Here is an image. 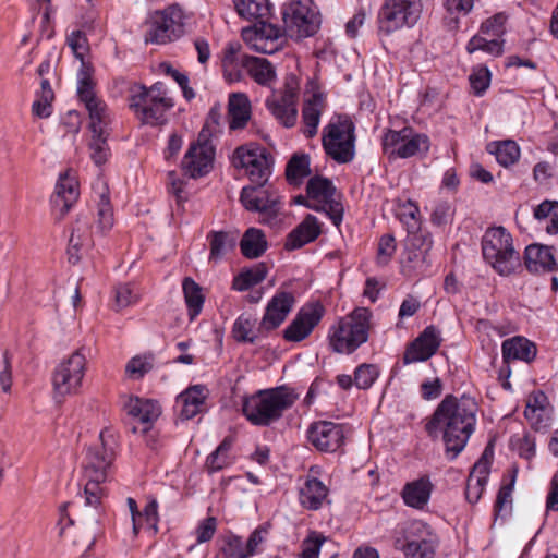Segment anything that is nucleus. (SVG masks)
I'll return each instance as SVG.
<instances>
[{"label":"nucleus","instance_id":"58","mask_svg":"<svg viewBox=\"0 0 558 558\" xmlns=\"http://www.w3.org/2000/svg\"><path fill=\"white\" fill-rule=\"evenodd\" d=\"M418 214V207L411 201H408L400 207L399 217L405 225L408 232L420 231L421 221Z\"/></svg>","mask_w":558,"mask_h":558},{"label":"nucleus","instance_id":"10","mask_svg":"<svg viewBox=\"0 0 558 558\" xmlns=\"http://www.w3.org/2000/svg\"><path fill=\"white\" fill-rule=\"evenodd\" d=\"M421 13V0H384L378 13V29L390 35L403 27H412Z\"/></svg>","mask_w":558,"mask_h":558},{"label":"nucleus","instance_id":"54","mask_svg":"<svg viewBox=\"0 0 558 558\" xmlns=\"http://www.w3.org/2000/svg\"><path fill=\"white\" fill-rule=\"evenodd\" d=\"M271 529V524L265 522L258 525L250 535L246 541V546L250 551L251 557L262 553L267 543L269 532Z\"/></svg>","mask_w":558,"mask_h":558},{"label":"nucleus","instance_id":"5","mask_svg":"<svg viewBox=\"0 0 558 558\" xmlns=\"http://www.w3.org/2000/svg\"><path fill=\"white\" fill-rule=\"evenodd\" d=\"M482 252L484 259L500 276H510L521 264L512 236L504 227L486 230L482 239Z\"/></svg>","mask_w":558,"mask_h":558},{"label":"nucleus","instance_id":"26","mask_svg":"<svg viewBox=\"0 0 558 558\" xmlns=\"http://www.w3.org/2000/svg\"><path fill=\"white\" fill-rule=\"evenodd\" d=\"M252 119V104L245 93H231L228 99V123L232 131L243 130Z\"/></svg>","mask_w":558,"mask_h":558},{"label":"nucleus","instance_id":"13","mask_svg":"<svg viewBox=\"0 0 558 558\" xmlns=\"http://www.w3.org/2000/svg\"><path fill=\"white\" fill-rule=\"evenodd\" d=\"M284 23L281 36L300 40L313 36L318 29V21L311 11L308 0H287L282 12Z\"/></svg>","mask_w":558,"mask_h":558},{"label":"nucleus","instance_id":"35","mask_svg":"<svg viewBox=\"0 0 558 558\" xmlns=\"http://www.w3.org/2000/svg\"><path fill=\"white\" fill-rule=\"evenodd\" d=\"M328 495V488L316 478H307L301 488L300 498L304 507L317 510L322 507Z\"/></svg>","mask_w":558,"mask_h":558},{"label":"nucleus","instance_id":"50","mask_svg":"<svg viewBox=\"0 0 558 558\" xmlns=\"http://www.w3.org/2000/svg\"><path fill=\"white\" fill-rule=\"evenodd\" d=\"M265 278L266 271L263 266L244 269L234 277L232 288L236 291H245L251 287L259 283Z\"/></svg>","mask_w":558,"mask_h":558},{"label":"nucleus","instance_id":"44","mask_svg":"<svg viewBox=\"0 0 558 558\" xmlns=\"http://www.w3.org/2000/svg\"><path fill=\"white\" fill-rule=\"evenodd\" d=\"M93 69L86 62L81 63L77 72V95L83 104L99 98L94 90Z\"/></svg>","mask_w":558,"mask_h":558},{"label":"nucleus","instance_id":"48","mask_svg":"<svg viewBox=\"0 0 558 558\" xmlns=\"http://www.w3.org/2000/svg\"><path fill=\"white\" fill-rule=\"evenodd\" d=\"M107 136L108 132L92 133V137L88 143L89 157L98 167L104 165L110 156V149L107 144Z\"/></svg>","mask_w":558,"mask_h":558},{"label":"nucleus","instance_id":"9","mask_svg":"<svg viewBox=\"0 0 558 558\" xmlns=\"http://www.w3.org/2000/svg\"><path fill=\"white\" fill-rule=\"evenodd\" d=\"M306 194L311 199L310 209L325 213L336 227L341 225L344 208L340 194L329 179L320 175L312 177L306 184Z\"/></svg>","mask_w":558,"mask_h":558},{"label":"nucleus","instance_id":"51","mask_svg":"<svg viewBox=\"0 0 558 558\" xmlns=\"http://www.w3.org/2000/svg\"><path fill=\"white\" fill-rule=\"evenodd\" d=\"M141 299L140 289L133 283H121L114 289V306L122 310L135 305Z\"/></svg>","mask_w":558,"mask_h":558},{"label":"nucleus","instance_id":"40","mask_svg":"<svg viewBox=\"0 0 558 558\" xmlns=\"http://www.w3.org/2000/svg\"><path fill=\"white\" fill-rule=\"evenodd\" d=\"M234 8L245 20H264L271 14L269 0H234Z\"/></svg>","mask_w":558,"mask_h":558},{"label":"nucleus","instance_id":"57","mask_svg":"<svg viewBox=\"0 0 558 558\" xmlns=\"http://www.w3.org/2000/svg\"><path fill=\"white\" fill-rule=\"evenodd\" d=\"M141 530L147 531L149 534L155 535L158 532V504L155 499L147 502L144 510L142 511V518L140 519Z\"/></svg>","mask_w":558,"mask_h":558},{"label":"nucleus","instance_id":"34","mask_svg":"<svg viewBox=\"0 0 558 558\" xmlns=\"http://www.w3.org/2000/svg\"><path fill=\"white\" fill-rule=\"evenodd\" d=\"M267 247L268 243L265 233L255 227L248 228L240 241L241 253L251 259L262 256Z\"/></svg>","mask_w":558,"mask_h":558},{"label":"nucleus","instance_id":"38","mask_svg":"<svg viewBox=\"0 0 558 558\" xmlns=\"http://www.w3.org/2000/svg\"><path fill=\"white\" fill-rule=\"evenodd\" d=\"M232 445V438L226 437L216 450L207 457L206 468L208 472H218L234 463V457L231 453Z\"/></svg>","mask_w":558,"mask_h":558},{"label":"nucleus","instance_id":"39","mask_svg":"<svg viewBox=\"0 0 558 558\" xmlns=\"http://www.w3.org/2000/svg\"><path fill=\"white\" fill-rule=\"evenodd\" d=\"M89 116V131L90 133L107 132V126L110 123V111L100 98L84 104Z\"/></svg>","mask_w":558,"mask_h":558},{"label":"nucleus","instance_id":"1","mask_svg":"<svg viewBox=\"0 0 558 558\" xmlns=\"http://www.w3.org/2000/svg\"><path fill=\"white\" fill-rule=\"evenodd\" d=\"M100 444L87 449L83 462V480L85 506L88 508V529L92 533L90 545L100 532L105 512L101 500L106 496L102 484L108 480L109 471L114 459L116 439L110 430H102L99 435Z\"/></svg>","mask_w":558,"mask_h":558},{"label":"nucleus","instance_id":"53","mask_svg":"<svg viewBox=\"0 0 558 558\" xmlns=\"http://www.w3.org/2000/svg\"><path fill=\"white\" fill-rule=\"evenodd\" d=\"M221 553L225 558H250V551L246 541L242 537L231 534L225 537Z\"/></svg>","mask_w":558,"mask_h":558},{"label":"nucleus","instance_id":"41","mask_svg":"<svg viewBox=\"0 0 558 558\" xmlns=\"http://www.w3.org/2000/svg\"><path fill=\"white\" fill-rule=\"evenodd\" d=\"M113 211L107 194V186L101 184L97 209V233L105 235L113 227Z\"/></svg>","mask_w":558,"mask_h":558},{"label":"nucleus","instance_id":"8","mask_svg":"<svg viewBox=\"0 0 558 558\" xmlns=\"http://www.w3.org/2000/svg\"><path fill=\"white\" fill-rule=\"evenodd\" d=\"M186 15L178 4L156 11L150 15L145 41L165 45L179 39L184 34Z\"/></svg>","mask_w":558,"mask_h":558},{"label":"nucleus","instance_id":"32","mask_svg":"<svg viewBox=\"0 0 558 558\" xmlns=\"http://www.w3.org/2000/svg\"><path fill=\"white\" fill-rule=\"evenodd\" d=\"M433 485L427 477H421L405 484L402 490L404 504L409 507L423 509L427 505Z\"/></svg>","mask_w":558,"mask_h":558},{"label":"nucleus","instance_id":"59","mask_svg":"<svg viewBox=\"0 0 558 558\" xmlns=\"http://www.w3.org/2000/svg\"><path fill=\"white\" fill-rule=\"evenodd\" d=\"M378 368L373 364H362L354 372V384L360 389H368L378 377Z\"/></svg>","mask_w":558,"mask_h":558},{"label":"nucleus","instance_id":"63","mask_svg":"<svg viewBox=\"0 0 558 558\" xmlns=\"http://www.w3.org/2000/svg\"><path fill=\"white\" fill-rule=\"evenodd\" d=\"M405 129L401 131L389 130L383 138V150L390 158L398 157V148L404 138Z\"/></svg>","mask_w":558,"mask_h":558},{"label":"nucleus","instance_id":"46","mask_svg":"<svg viewBox=\"0 0 558 558\" xmlns=\"http://www.w3.org/2000/svg\"><path fill=\"white\" fill-rule=\"evenodd\" d=\"M256 318L251 314L240 315L233 324L232 335L239 342H254L257 338Z\"/></svg>","mask_w":558,"mask_h":558},{"label":"nucleus","instance_id":"30","mask_svg":"<svg viewBox=\"0 0 558 558\" xmlns=\"http://www.w3.org/2000/svg\"><path fill=\"white\" fill-rule=\"evenodd\" d=\"M241 64L257 84L270 87L276 82V66L267 59L243 56Z\"/></svg>","mask_w":558,"mask_h":558},{"label":"nucleus","instance_id":"27","mask_svg":"<svg viewBox=\"0 0 558 558\" xmlns=\"http://www.w3.org/2000/svg\"><path fill=\"white\" fill-rule=\"evenodd\" d=\"M524 265L533 274L549 272L557 266L550 247L538 244H531L525 248Z\"/></svg>","mask_w":558,"mask_h":558},{"label":"nucleus","instance_id":"47","mask_svg":"<svg viewBox=\"0 0 558 558\" xmlns=\"http://www.w3.org/2000/svg\"><path fill=\"white\" fill-rule=\"evenodd\" d=\"M429 147L428 137L426 135H411V131L405 129L404 138L398 148V157L409 158L418 151H427Z\"/></svg>","mask_w":558,"mask_h":558},{"label":"nucleus","instance_id":"33","mask_svg":"<svg viewBox=\"0 0 558 558\" xmlns=\"http://www.w3.org/2000/svg\"><path fill=\"white\" fill-rule=\"evenodd\" d=\"M502 356L506 362L510 360L531 362L536 356V348L525 338L513 337L504 341Z\"/></svg>","mask_w":558,"mask_h":558},{"label":"nucleus","instance_id":"61","mask_svg":"<svg viewBox=\"0 0 558 558\" xmlns=\"http://www.w3.org/2000/svg\"><path fill=\"white\" fill-rule=\"evenodd\" d=\"M326 537L317 532H311L302 544V553L296 558H318L319 550Z\"/></svg>","mask_w":558,"mask_h":558},{"label":"nucleus","instance_id":"45","mask_svg":"<svg viewBox=\"0 0 558 558\" xmlns=\"http://www.w3.org/2000/svg\"><path fill=\"white\" fill-rule=\"evenodd\" d=\"M504 39L492 38L483 34L475 35L468 43L466 50L469 53L484 51L488 54L498 57L504 52Z\"/></svg>","mask_w":558,"mask_h":558},{"label":"nucleus","instance_id":"22","mask_svg":"<svg viewBox=\"0 0 558 558\" xmlns=\"http://www.w3.org/2000/svg\"><path fill=\"white\" fill-rule=\"evenodd\" d=\"M94 245L90 231V219L87 216H78L71 228L69 238L68 257L72 264L78 263Z\"/></svg>","mask_w":558,"mask_h":558},{"label":"nucleus","instance_id":"16","mask_svg":"<svg viewBox=\"0 0 558 558\" xmlns=\"http://www.w3.org/2000/svg\"><path fill=\"white\" fill-rule=\"evenodd\" d=\"M325 313V306L320 302L306 303L299 310L295 317L283 330V339L293 343L305 340L320 323Z\"/></svg>","mask_w":558,"mask_h":558},{"label":"nucleus","instance_id":"23","mask_svg":"<svg viewBox=\"0 0 558 558\" xmlns=\"http://www.w3.org/2000/svg\"><path fill=\"white\" fill-rule=\"evenodd\" d=\"M78 195L76 173L72 170H66L59 175L56 191L51 197L52 206L56 210H59L61 216H64L77 201Z\"/></svg>","mask_w":558,"mask_h":558},{"label":"nucleus","instance_id":"49","mask_svg":"<svg viewBox=\"0 0 558 558\" xmlns=\"http://www.w3.org/2000/svg\"><path fill=\"white\" fill-rule=\"evenodd\" d=\"M494 146V150H490L495 156L497 161L504 166L508 167L515 163L520 157V148L514 141L506 140L502 142L490 144L489 147Z\"/></svg>","mask_w":558,"mask_h":558},{"label":"nucleus","instance_id":"17","mask_svg":"<svg viewBox=\"0 0 558 558\" xmlns=\"http://www.w3.org/2000/svg\"><path fill=\"white\" fill-rule=\"evenodd\" d=\"M437 544V537L428 525L413 521L407 529L402 551L405 558H434Z\"/></svg>","mask_w":558,"mask_h":558},{"label":"nucleus","instance_id":"6","mask_svg":"<svg viewBox=\"0 0 558 558\" xmlns=\"http://www.w3.org/2000/svg\"><path fill=\"white\" fill-rule=\"evenodd\" d=\"M87 371V357L82 350L62 359L52 373L53 398L61 402L66 397L78 395Z\"/></svg>","mask_w":558,"mask_h":558},{"label":"nucleus","instance_id":"29","mask_svg":"<svg viewBox=\"0 0 558 558\" xmlns=\"http://www.w3.org/2000/svg\"><path fill=\"white\" fill-rule=\"evenodd\" d=\"M488 449L486 448L482 458L473 466L465 487V498L470 504H475L480 500L488 477L487 460Z\"/></svg>","mask_w":558,"mask_h":558},{"label":"nucleus","instance_id":"11","mask_svg":"<svg viewBox=\"0 0 558 558\" xmlns=\"http://www.w3.org/2000/svg\"><path fill=\"white\" fill-rule=\"evenodd\" d=\"M232 165L252 182L263 183L271 174L274 159L270 154L257 145H242L232 155Z\"/></svg>","mask_w":558,"mask_h":558},{"label":"nucleus","instance_id":"62","mask_svg":"<svg viewBox=\"0 0 558 558\" xmlns=\"http://www.w3.org/2000/svg\"><path fill=\"white\" fill-rule=\"evenodd\" d=\"M217 531V519L208 517L201 520L194 531L196 545L209 542Z\"/></svg>","mask_w":558,"mask_h":558},{"label":"nucleus","instance_id":"28","mask_svg":"<svg viewBox=\"0 0 558 558\" xmlns=\"http://www.w3.org/2000/svg\"><path fill=\"white\" fill-rule=\"evenodd\" d=\"M299 80L295 75H287L284 81V95L281 97V124L286 128H292L298 120V97Z\"/></svg>","mask_w":558,"mask_h":558},{"label":"nucleus","instance_id":"55","mask_svg":"<svg viewBox=\"0 0 558 558\" xmlns=\"http://www.w3.org/2000/svg\"><path fill=\"white\" fill-rule=\"evenodd\" d=\"M507 20L508 16L504 12L496 13L482 23L481 33L492 38L502 39Z\"/></svg>","mask_w":558,"mask_h":558},{"label":"nucleus","instance_id":"20","mask_svg":"<svg viewBox=\"0 0 558 558\" xmlns=\"http://www.w3.org/2000/svg\"><path fill=\"white\" fill-rule=\"evenodd\" d=\"M308 440L319 451L335 452L343 444V427L329 421L315 422L308 429Z\"/></svg>","mask_w":558,"mask_h":558},{"label":"nucleus","instance_id":"18","mask_svg":"<svg viewBox=\"0 0 558 558\" xmlns=\"http://www.w3.org/2000/svg\"><path fill=\"white\" fill-rule=\"evenodd\" d=\"M241 37L247 47L256 52L274 54L279 50V28L274 24L260 22L244 27Z\"/></svg>","mask_w":558,"mask_h":558},{"label":"nucleus","instance_id":"25","mask_svg":"<svg viewBox=\"0 0 558 558\" xmlns=\"http://www.w3.org/2000/svg\"><path fill=\"white\" fill-rule=\"evenodd\" d=\"M322 233V225L318 219L311 214L299 223L288 235L284 243L287 251H294L304 245L314 242Z\"/></svg>","mask_w":558,"mask_h":558},{"label":"nucleus","instance_id":"52","mask_svg":"<svg viewBox=\"0 0 558 558\" xmlns=\"http://www.w3.org/2000/svg\"><path fill=\"white\" fill-rule=\"evenodd\" d=\"M537 220L549 219L546 231L549 234L558 233V202L545 201L534 210Z\"/></svg>","mask_w":558,"mask_h":558},{"label":"nucleus","instance_id":"14","mask_svg":"<svg viewBox=\"0 0 558 558\" xmlns=\"http://www.w3.org/2000/svg\"><path fill=\"white\" fill-rule=\"evenodd\" d=\"M216 149L205 129L197 138L192 142L181 161V169L185 175L192 179L206 177L214 169Z\"/></svg>","mask_w":558,"mask_h":558},{"label":"nucleus","instance_id":"31","mask_svg":"<svg viewBox=\"0 0 558 558\" xmlns=\"http://www.w3.org/2000/svg\"><path fill=\"white\" fill-rule=\"evenodd\" d=\"M325 106L324 95L319 92L305 99L302 109V120L305 125L304 134L306 137L312 138L317 134L320 116Z\"/></svg>","mask_w":558,"mask_h":558},{"label":"nucleus","instance_id":"56","mask_svg":"<svg viewBox=\"0 0 558 558\" xmlns=\"http://www.w3.org/2000/svg\"><path fill=\"white\" fill-rule=\"evenodd\" d=\"M432 245L433 240L429 232L422 231L421 229L420 231L408 232L405 246L418 251L422 258L425 257V254L432 248Z\"/></svg>","mask_w":558,"mask_h":558},{"label":"nucleus","instance_id":"15","mask_svg":"<svg viewBox=\"0 0 558 558\" xmlns=\"http://www.w3.org/2000/svg\"><path fill=\"white\" fill-rule=\"evenodd\" d=\"M242 412L256 426H267L279 413V388L260 390L243 399Z\"/></svg>","mask_w":558,"mask_h":558},{"label":"nucleus","instance_id":"12","mask_svg":"<svg viewBox=\"0 0 558 558\" xmlns=\"http://www.w3.org/2000/svg\"><path fill=\"white\" fill-rule=\"evenodd\" d=\"M240 202L246 210L259 214V221L270 227L278 225L279 194L262 183L245 186L241 191Z\"/></svg>","mask_w":558,"mask_h":558},{"label":"nucleus","instance_id":"2","mask_svg":"<svg viewBox=\"0 0 558 558\" xmlns=\"http://www.w3.org/2000/svg\"><path fill=\"white\" fill-rule=\"evenodd\" d=\"M476 411L473 398L446 396L426 423V432L433 439L442 434L447 453H451L453 459L463 450L474 430Z\"/></svg>","mask_w":558,"mask_h":558},{"label":"nucleus","instance_id":"43","mask_svg":"<svg viewBox=\"0 0 558 558\" xmlns=\"http://www.w3.org/2000/svg\"><path fill=\"white\" fill-rule=\"evenodd\" d=\"M210 243L209 258L214 260L220 259L226 253L231 251L236 243V236L232 233L223 231H214L208 234Z\"/></svg>","mask_w":558,"mask_h":558},{"label":"nucleus","instance_id":"7","mask_svg":"<svg viewBox=\"0 0 558 558\" xmlns=\"http://www.w3.org/2000/svg\"><path fill=\"white\" fill-rule=\"evenodd\" d=\"M354 124L347 116L332 118L323 131L326 154L339 163L350 162L355 155Z\"/></svg>","mask_w":558,"mask_h":558},{"label":"nucleus","instance_id":"3","mask_svg":"<svg viewBox=\"0 0 558 558\" xmlns=\"http://www.w3.org/2000/svg\"><path fill=\"white\" fill-rule=\"evenodd\" d=\"M372 312L356 307L331 326L329 344L337 353H352L368 339Z\"/></svg>","mask_w":558,"mask_h":558},{"label":"nucleus","instance_id":"19","mask_svg":"<svg viewBox=\"0 0 558 558\" xmlns=\"http://www.w3.org/2000/svg\"><path fill=\"white\" fill-rule=\"evenodd\" d=\"M123 410L135 423L141 425V427L134 426L133 430L143 434L153 427L154 423L161 414V407L157 401L140 398L137 396L124 397Z\"/></svg>","mask_w":558,"mask_h":558},{"label":"nucleus","instance_id":"42","mask_svg":"<svg viewBox=\"0 0 558 558\" xmlns=\"http://www.w3.org/2000/svg\"><path fill=\"white\" fill-rule=\"evenodd\" d=\"M54 94L51 85L47 78H43L40 89L36 93V98L33 102V113L38 118H48L52 113V101Z\"/></svg>","mask_w":558,"mask_h":558},{"label":"nucleus","instance_id":"4","mask_svg":"<svg viewBox=\"0 0 558 558\" xmlns=\"http://www.w3.org/2000/svg\"><path fill=\"white\" fill-rule=\"evenodd\" d=\"M130 108L145 124L157 125L166 120V112L174 106L165 84L157 82L149 88L134 86L130 95Z\"/></svg>","mask_w":558,"mask_h":558},{"label":"nucleus","instance_id":"64","mask_svg":"<svg viewBox=\"0 0 558 558\" xmlns=\"http://www.w3.org/2000/svg\"><path fill=\"white\" fill-rule=\"evenodd\" d=\"M260 326L265 330H271L279 326V293L272 295Z\"/></svg>","mask_w":558,"mask_h":558},{"label":"nucleus","instance_id":"37","mask_svg":"<svg viewBox=\"0 0 558 558\" xmlns=\"http://www.w3.org/2000/svg\"><path fill=\"white\" fill-rule=\"evenodd\" d=\"M185 304L190 320H194L202 312L205 296L199 284L192 278H185L182 282Z\"/></svg>","mask_w":558,"mask_h":558},{"label":"nucleus","instance_id":"21","mask_svg":"<svg viewBox=\"0 0 558 558\" xmlns=\"http://www.w3.org/2000/svg\"><path fill=\"white\" fill-rule=\"evenodd\" d=\"M440 341L441 339L437 328L434 326L426 327L423 332L408 345L403 354V363L411 364L427 361L437 352Z\"/></svg>","mask_w":558,"mask_h":558},{"label":"nucleus","instance_id":"24","mask_svg":"<svg viewBox=\"0 0 558 558\" xmlns=\"http://www.w3.org/2000/svg\"><path fill=\"white\" fill-rule=\"evenodd\" d=\"M208 389L204 385H193L183 390L175 400L180 417L191 420L206 410Z\"/></svg>","mask_w":558,"mask_h":558},{"label":"nucleus","instance_id":"60","mask_svg":"<svg viewBox=\"0 0 558 558\" xmlns=\"http://www.w3.org/2000/svg\"><path fill=\"white\" fill-rule=\"evenodd\" d=\"M153 367L151 361L147 356H134L132 357L126 366L125 373L132 379H140Z\"/></svg>","mask_w":558,"mask_h":558},{"label":"nucleus","instance_id":"36","mask_svg":"<svg viewBox=\"0 0 558 558\" xmlns=\"http://www.w3.org/2000/svg\"><path fill=\"white\" fill-rule=\"evenodd\" d=\"M311 174L310 156L303 153L294 154L286 166V179L290 185L299 186Z\"/></svg>","mask_w":558,"mask_h":558}]
</instances>
